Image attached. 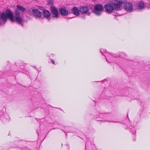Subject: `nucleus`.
<instances>
[{"instance_id":"obj_1","label":"nucleus","mask_w":150,"mask_h":150,"mask_svg":"<svg viewBox=\"0 0 150 150\" xmlns=\"http://www.w3.org/2000/svg\"><path fill=\"white\" fill-rule=\"evenodd\" d=\"M114 1L105 5L104 7L106 11L109 13H111L114 10L119 11L121 10L122 7L121 4H124L126 2L125 0H115Z\"/></svg>"},{"instance_id":"obj_2","label":"nucleus","mask_w":150,"mask_h":150,"mask_svg":"<svg viewBox=\"0 0 150 150\" xmlns=\"http://www.w3.org/2000/svg\"><path fill=\"white\" fill-rule=\"evenodd\" d=\"M6 13L8 18L12 22H16L19 24H21L24 21L23 18L20 16L13 17V13L9 9H8L6 11Z\"/></svg>"},{"instance_id":"obj_3","label":"nucleus","mask_w":150,"mask_h":150,"mask_svg":"<svg viewBox=\"0 0 150 150\" xmlns=\"http://www.w3.org/2000/svg\"><path fill=\"white\" fill-rule=\"evenodd\" d=\"M94 8L93 13L96 15L100 16L101 15L104 8L102 5L97 4L94 6Z\"/></svg>"},{"instance_id":"obj_4","label":"nucleus","mask_w":150,"mask_h":150,"mask_svg":"<svg viewBox=\"0 0 150 150\" xmlns=\"http://www.w3.org/2000/svg\"><path fill=\"white\" fill-rule=\"evenodd\" d=\"M126 2L125 3L124 7L125 10L129 12H132L133 10V6L132 4L130 2L126 3L127 1L125 0Z\"/></svg>"},{"instance_id":"obj_5","label":"nucleus","mask_w":150,"mask_h":150,"mask_svg":"<svg viewBox=\"0 0 150 150\" xmlns=\"http://www.w3.org/2000/svg\"><path fill=\"white\" fill-rule=\"evenodd\" d=\"M50 9L52 16L55 18H58L59 15L57 9L54 7L52 6L51 7Z\"/></svg>"},{"instance_id":"obj_6","label":"nucleus","mask_w":150,"mask_h":150,"mask_svg":"<svg viewBox=\"0 0 150 150\" xmlns=\"http://www.w3.org/2000/svg\"><path fill=\"white\" fill-rule=\"evenodd\" d=\"M137 8L138 9H144L145 8V3L142 1H140L137 4Z\"/></svg>"},{"instance_id":"obj_7","label":"nucleus","mask_w":150,"mask_h":150,"mask_svg":"<svg viewBox=\"0 0 150 150\" xmlns=\"http://www.w3.org/2000/svg\"><path fill=\"white\" fill-rule=\"evenodd\" d=\"M79 11L82 14L87 13L88 15H89L90 14V13H88L89 11L88 8L86 6L81 7L79 8Z\"/></svg>"},{"instance_id":"obj_8","label":"nucleus","mask_w":150,"mask_h":150,"mask_svg":"<svg viewBox=\"0 0 150 150\" xmlns=\"http://www.w3.org/2000/svg\"><path fill=\"white\" fill-rule=\"evenodd\" d=\"M32 13L34 16L39 18H40L42 15V13L37 9H33L32 10Z\"/></svg>"},{"instance_id":"obj_9","label":"nucleus","mask_w":150,"mask_h":150,"mask_svg":"<svg viewBox=\"0 0 150 150\" xmlns=\"http://www.w3.org/2000/svg\"><path fill=\"white\" fill-rule=\"evenodd\" d=\"M79 9L76 7H73L71 9V13L76 16H78L79 15Z\"/></svg>"},{"instance_id":"obj_10","label":"nucleus","mask_w":150,"mask_h":150,"mask_svg":"<svg viewBox=\"0 0 150 150\" xmlns=\"http://www.w3.org/2000/svg\"><path fill=\"white\" fill-rule=\"evenodd\" d=\"M0 18L4 23L6 22L7 18H8L6 13V14L4 13H3L1 14Z\"/></svg>"},{"instance_id":"obj_11","label":"nucleus","mask_w":150,"mask_h":150,"mask_svg":"<svg viewBox=\"0 0 150 150\" xmlns=\"http://www.w3.org/2000/svg\"><path fill=\"white\" fill-rule=\"evenodd\" d=\"M59 13L63 16H66L68 14V11L64 8H61L59 10Z\"/></svg>"},{"instance_id":"obj_12","label":"nucleus","mask_w":150,"mask_h":150,"mask_svg":"<svg viewBox=\"0 0 150 150\" xmlns=\"http://www.w3.org/2000/svg\"><path fill=\"white\" fill-rule=\"evenodd\" d=\"M43 15L44 17L46 18L49 17L50 16V12L46 10H44L43 11Z\"/></svg>"},{"instance_id":"obj_13","label":"nucleus","mask_w":150,"mask_h":150,"mask_svg":"<svg viewBox=\"0 0 150 150\" xmlns=\"http://www.w3.org/2000/svg\"><path fill=\"white\" fill-rule=\"evenodd\" d=\"M17 8L18 9L22 11V12H24L25 11V9L23 7L21 6L20 5H18L17 6Z\"/></svg>"},{"instance_id":"obj_14","label":"nucleus","mask_w":150,"mask_h":150,"mask_svg":"<svg viewBox=\"0 0 150 150\" xmlns=\"http://www.w3.org/2000/svg\"><path fill=\"white\" fill-rule=\"evenodd\" d=\"M15 14L16 16H20V12L18 11V10H17L15 11Z\"/></svg>"},{"instance_id":"obj_15","label":"nucleus","mask_w":150,"mask_h":150,"mask_svg":"<svg viewBox=\"0 0 150 150\" xmlns=\"http://www.w3.org/2000/svg\"><path fill=\"white\" fill-rule=\"evenodd\" d=\"M106 49H101L100 50V52L102 54H103V52H106Z\"/></svg>"},{"instance_id":"obj_16","label":"nucleus","mask_w":150,"mask_h":150,"mask_svg":"<svg viewBox=\"0 0 150 150\" xmlns=\"http://www.w3.org/2000/svg\"><path fill=\"white\" fill-rule=\"evenodd\" d=\"M131 131L132 132V133L133 134H135L136 132L135 130L134 129V130H132Z\"/></svg>"},{"instance_id":"obj_17","label":"nucleus","mask_w":150,"mask_h":150,"mask_svg":"<svg viewBox=\"0 0 150 150\" xmlns=\"http://www.w3.org/2000/svg\"><path fill=\"white\" fill-rule=\"evenodd\" d=\"M50 60L51 62H52V63L53 64H55V62H54V60L52 59H50Z\"/></svg>"},{"instance_id":"obj_18","label":"nucleus","mask_w":150,"mask_h":150,"mask_svg":"<svg viewBox=\"0 0 150 150\" xmlns=\"http://www.w3.org/2000/svg\"><path fill=\"white\" fill-rule=\"evenodd\" d=\"M113 56L114 57H117V56Z\"/></svg>"},{"instance_id":"obj_19","label":"nucleus","mask_w":150,"mask_h":150,"mask_svg":"<svg viewBox=\"0 0 150 150\" xmlns=\"http://www.w3.org/2000/svg\"><path fill=\"white\" fill-rule=\"evenodd\" d=\"M106 60L107 61V62H108V60H107V59H106Z\"/></svg>"}]
</instances>
